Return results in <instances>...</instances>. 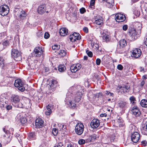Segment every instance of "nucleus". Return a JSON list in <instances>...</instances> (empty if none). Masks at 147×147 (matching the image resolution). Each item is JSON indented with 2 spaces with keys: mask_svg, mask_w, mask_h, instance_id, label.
Returning a JSON list of instances; mask_svg holds the SVG:
<instances>
[{
  "mask_svg": "<svg viewBox=\"0 0 147 147\" xmlns=\"http://www.w3.org/2000/svg\"><path fill=\"white\" fill-rule=\"evenodd\" d=\"M117 89L119 90V93L124 94L129 91L130 86L129 85H123L121 86H119L117 87Z\"/></svg>",
  "mask_w": 147,
  "mask_h": 147,
  "instance_id": "0eeeda50",
  "label": "nucleus"
},
{
  "mask_svg": "<svg viewBox=\"0 0 147 147\" xmlns=\"http://www.w3.org/2000/svg\"><path fill=\"white\" fill-rule=\"evenodd\" d=\"M58 54L61 57L64 56L66 55V52L64 50H61L58 52Z\"/></svg>",
  "mask_w": 147,
  "mask_h": 147,
  "instance_id": "72a5a7b5",
  "label": "nucleus"
},
{
  "mask_svg": "<svg viewBox=\"0 0 147 147\" xmlns=\"http://www.w3.org/2000/svg\"><path fill=\"white\" fill-rule=\"evenodd\" d=\"M138 26V30L140 32V30L141 29V24L139 23H138L136 24V26L137 27Z\"/></svg>",
  "mask_w": 147,
  "mask_h": 147,
  "instance_id": "a18cd8bd",
  "label": "nucleus"
},
{
  "mask_svg": "<svg viewBox=\"0 0 147 147\" xmlns=\"http://www.w3.org/2000/svg\"><path fill=\"white\" fill-rule=\"evenodd\" d=\"M131 111L132 114L136 117H138L140 115L139 110L137 107H134L132 108Z\"/></svg>",
  "mask_w": 147,
  "mask_h": 147,
  "instance_id": "6ab92c4d",
  "label": "nucleus"
},
{
  "mask_svg": "<svg viewBox=\"0 0 147 147\" xmlns=\"http://www.w3.org/2000/svg\"><path fill=\"white\" fill-rule=\"evenodd\" d=\"M97 137V135L95 134H94L90 136L87 140H88V142H91L92 140L96 139Z\"/></svg>",
  "mask_w": 147,
  "mask_h": 147,
  "instance_id": "a878e982",
  "label": "nucleus"
},
{
  "mask_svg": "<svg viewBox=\"0 0 147 147\" xmlns=\"http://www.w3.org/2000/svg\"><path fill=\"white\" fill-rule=\"evenodd\" d=\"M142 51L140 49L136 48L132 51V56L135 58H138L140 56Z\"/></svg>",
  "mask_w": 147,
  "mask_h": 147,
  "instance_id": "4468645a",
  "label": "nucleus"
},
{
  "mask_svg": "<svg viewBox=\"0 0 147 147\" xmlns=\"http://www.w3.org/2000/svg\"><path fill=\"white\" fill-rule=\"evenodd\" d=\"M82 95V93L81 92H78L75 94L74 100L76 102H79L81 99V97Z\"/></svg>",
  "mask_w": 147,
  "mask_h": 147,
  "instance_id": "aec40b11",
  "label": "nucleus"
},
{
  "mask_svg": "<svg viewBox=\"0 0 147 147\" xmlns=\"http://www.w3.org/2000/svg\"><path fill=\"white\" fill-rule=\"evenodd\" d=\"M81 65L80 64H74L72 65L70 67V70L72 73H75L78 71L81 67Z\"/></svg>",
  "mask_w": 147,
  "mask_h": 147,
  "instance_id": "ddd939ff",
  "label": "nucleus"
},
{
  "mask_svg": "<svg viewBox=\"0 0 147 147\" xmlns=\"http://www.w3.org/2000/svg\"><path fill=\"white\" fill-rule=\"evenodd\" d=\"M57 146L58 147H64V146L61 143H59V144L57 145Z\"/></svg>",
  "mask_w": 147,
  "mask_h": 147,
  "instance_id": "bf43d9fd",
  "label": "nucleus"
},
{
  "mask_svg": "<svg viewBox=\"0 0 147 147\" xmlns=\"http://www.w3.org/2000/svg\"><path fill=\"white\" fill-rule=\"evenodd\" d=\"M100 117H106L107 116V114H106L105 113L104 114H100Z\"/></svg>",
  "mask_w": 147,
  "mask_h": 147,
  "instance_id": "680f3d73",
  "label": "nucleus"
},
{
  "mask_svg": "<svg viewBox=\"0 0 147 147\" xmlns=\"http://www.w3.org/2000/svg\"><path fill=\"white\" fill-rule=\"evenodd\" d=\"M83 30L84 32L86 33H87L88 32V29L87 27H84L83 28Z\"/></svg>",
  "mask_w": 147,
  "mask_h": 147,
  "instance_id": "6e6d98bb",
  "label": "nucleus"
},
{
  "mask_svg": "<svg viewBox=\"0 0 147 147\" xmlns=\"http://www.w3.org/2000/svg\"><path fill=\"white\" fill-rule=\"evenodd\" d=\"M34 55L36 57H39L43 53V51L42 47H36L34 50Z\"/></svg>",
  "mask_w": 147,
  "mask_h": 147,
  "instance_id": "1a4fd4ad",
  "label": "nucleus"
},
{
  "mask_svg": "<svg viewBox=\"0 0 147 147\" xmlns=\"http://www.w3.org/2000/svg\"><path fill=\"white\" fill-rule=\"evenodd\" d=\"M73 15H74V16L75 17H76L77 16V14L76 13H74L73 14Z\"/></svg>",
  "mask_w": 147,
  "mask_h": 147,
  "instance_id": "774afa93",
  "label": "nucleus"
},
{
  "mask_svg": "<svg viewBox=\"0 0 147 147\" xmlns=\"http://www.w3.org/2000/svg\"><path fill=\"white\" fill-rule=\"evenodd\" d=\"M128 32L129 35L131 37L132 40H134L136 39L140 36V31L137 32L136 29L132 27H129L128 30Z\"/></svg>",
  "mask_w": 147,
  "mask_h": 147,
  "instance_id": "f257e3e1",
  "label": "nucleus"
},
{
  "mask_svg": "<svg viewBox=\"0 0 147 147\" xmlns=\"http://www.w3.org/2000/svg\"><path fill=\"white\" fill-rule=\"evenodd\" d=\"M52 113V111L51 109L47 110V111H46L45 113L46 115H49Z\"/></svg>",
  "mask_w": 147,
  "mask_h": 147,
  "instance_id": "c03bdc74",
  "label": "nucleus"
},
{
  "mask_svg": "<svg viewBox=\"0 0 147 147\" xmlns=\"http://www.w3.org/2000/svg\"><path fill=\"white\" fill-rule=\"evenodd\" d=\"M6 108L7 110H9L11 109L12 107L11 105H8L6 106Z\"/></svg>",
  "mask_w": 147,
  "mask_h": 147,
  "instance_id": "4d7b16f0",
  "label": "nucleus"
},
{
  "mask_svg": "<svg viewBox=\"0 0 147 147\" xmlns=\"http://www.w3.org/2000/svg\"><path fill=\"white\" fill-rule=\"evenodd\" d=\"M28 137L29 139H30V140H34L36 138L35 134L34 132H31L28 135Z\"/></svg>",
  "mask_w": 147,
  "mask_h": 147,
  "instance_id": "cd10ccee",
  "label": "nucleus"
},
{
  "mask_svg": "<svg viewBox=\"0 0 147 147\" xmlns=\"http://www.w3.org/2000/svg\"><path fill=\"white\" fill-rule=\"evenodd\" d=\"M141 106L143 107H147V100L145 99L142 100L140 102Z\"/></svg>",
  "mask_w": 147,
  "mask_h": 147,
  "instance_id": "c756f323",
  "label": "nucleus"
},
{
  "mask_svg": "<svg viewBox=\"0 0 147 147\" xmlns=\"http://www.w3.org/2000/svg\"><path fill=\"white\" fill-rule=\"evenodd\" d=\"M141 145L144 146L147 145V141L146 140H144L141 142Z\"/></svg>",
  "mask_w": 147,
  "mask_h": 147,
  "instance_id": "49530a36",
  "label": "nucleus"
},
{
  "mask_svg": "<svg viewBox=\"0 0 147 147\" xmlns=\"http://www.w3.org/2000/svg\"><path fill=\"white\" fill-rule=\"evenodd\" d=\"M3 130L5 133L6 134V135L7 136H8V134L9 133V131L6 130L5 129V128H3Z\"/></svg>",
  "mask_w": 147,
  "mask_h": 147,
  "instance_id": "603ef678",
  "label": "nucleus"
},
{
  "mask_svg": "<svg viewBox=\"0 0 147 147\" xmlns=\"http://www.w3.org/2000/svg\"><path fill=\"white\" fill-rule=\"evenodd\" d=\"M14 86L18 88L19 90L21 92L24 91L25 88L24 86V83L21 79H18L16 80L14 83Z\"/></svg>",
  "mask_w": 147,
  "mask_h": 147,
  "instance_id": "f03ea898",
  "label": "nucleus"
},
{
  "mask_svg": "<svg viewBox=\"0 0 147 147\" xmlns=\"http://www.w3.org/2000/svg\"><path fill=\"white\" fill-rule=\"evenodd\" d=\"M117 68L120 70H122L123 69V67L122 65L119 64L117 66Z\"/></svg>",
  "mask_w": 147,
  "mask_h": 147,
  "instance_id": "de8ad7c7",
  "label": "nucleus"
},
{
  "mask_svg": "<svg viewBox=\"0 0 147 147\" xmlns=\"http://www.w3.org/2000/svg\"><path fill=\"white\" fill-rule=\"evenodd\" d=\"M125 16L121 13L116 14L115 16V19L116 21L118 22H123L125 19Z\"/></svg>",
  "mask_w": 147,
  "mask_h": 147,
  "instance_id": "f8f14e48",
  "label": "nucleus"
},
{
  "mask_svg": "<svg viewBox=\"0 0 147 147\" xmlns=\"http://www.w3.org/2000/svg\"><path fill=\"white\" fill-rule=\"evenodd\" d=\"M95 3V0H91L90 4L91 6H93Z\"/></svg>",
  "mask_w": 147,
  "mask_h": 147,
  "instance_id": "13d9d810",
  "label": "nucleus"
},
{
  "mask_svg": "<svg viewBox=\"0 0 147 147\" xmlns=\"http://www.w3.org/2000/svg\"><path fill=\"white\" fill-rule=\"evenodd\" d=\"M119 43L120 47L122 48L125 47L127 45L126 40L124 39L120 40Z\"/></svg>",
  "mask_w": 147,
  "mask_h": 147,
  "instance_id": "bb28decb",
  "label": "nucleus"
},
{
  "mask_svg": "<svg viewBox=\"0 0 147 147\" xmlns=\"http://www.w3.org/2000/svg\"><path fill=\"white\" fill-rule=\"evenodd\" d=\"M85 142V140L82 139H80L78 142V144L80 145L84 144Z\"/></svg>",
  "mask_w": 147,
  "mask_h": 147,
  "instance_id": "58836bf2",
  "label": "nucleus"
},
{
  "mask_svg": "<svg viewBox=\"0 0 147 147\" xmlns=\"http://www.w3.org/2000/svg\"><path fill=\"white\" fill-rule=\"evenodd\" d=\"M60 48V46L57 45H55L52 46V49L54 50H57Z\"/></svg>",
  "mask_w": 147,
  "mask_h": 147,
  "instance_id": "c9c22d12",
  "label": "nucleus"
},
{
  "mask_svg": "<svg viewBox=\"0 0 147 147\" xmlns=\"http://www.w3.org/2000/svg\"><path fill=\"white\" fill-rule=\"evenodd\" d=\"M46 9V7L45 5H40L38 7V11L39 14H42L45 11Z\"/></svg>",
  "mask_w": 147,
  "mask_h": 147,
  "instance_id": "412c9836",
  "label": "nucleus"
},
{
  "mask_svg": "<svg viewBox=\"0 0 147 147\" xmlns=\"http://www.w3.org/2000/svg\"><path fill=\"white\" fill-rule=\"evenodd\" d=\"M144 84L145 82H144V81H142L140 83V86H141V87H143Z\"/></svg>",
  "mask_w": 147,
  "mask_h": 147,
  "instance_id": "052dcab7",
  "label": "nucleus"
},
{
  "mask_svg": "<svg viewBox=\"0 0 147 147\" xmlns=\"http://www.w3.org/2000/svg\"><path fill=\"white\" fill-rule=\"evenodd\" d=\"M58 130L56 128H53L52 130V134L54 136H56L57 134Z\"/></svg>",
  "mask_w": 147,
  "mask_h": 147,
  "instance_id": "ea45409f",
  "label": "nucleus"
},
{
  "mask_svg": "<svg viewBox=\"0 0 147 147\" xmlns=\"http://www.w3.org/2000/svg\"><path fill=\"white\" fill-rule=\"evenodd\" d=\"M65 67L64 65H60L58 66V70L61 72H63L65 69Z\"/></svg>",
  "mask_w": 147,
  "mask_h": 147,
  "instance_id": "7c9ffc66",
  "label": "nucleus"
},
{
  "mask_svg": "<svg viewBox=\"0 0 147 147\" xmlns=\"http://www.w3.org/2000/svg\"><path fill=\"white\" fill-rule=\"evenodd\" d=\"M73 97L72 96L67 95V97L65 99V101L67 105L70 106V105L71 107L73 108H74L75 107L76 104L75 102H73L72 100H70L71 99H72Z\"/></svg>",
  "mask_w": 147,
  "mask_h": 147,
  "instance_id": "9b49d317",
  "label": "nucleus"
},
{
  "mask_svg": "<svg viewBox=\"0 0 147 147\" xmlns=\"http://www.w3.org/2000/svg\"><path fill=\"white\" fill-rule=\"evenodd\" d=\"M88 57L86 56H85L84 57V60H86L88 59Z\"/></svg>",
  "mask_w": 147,
  "mask_h": 147,
  "instance_id": "338daca9",
  "label": "nucleus"
},
{
  "mask_svg": "<svg viewBox=\"0 0 147 147\" xmlns=\"http://www.w3.org/2000/svg\"><path fill=\"white\" fill-rule=\"evenodd\" d=\"M68 32L67 29L64 28H61L59 31L60 34L62 36H64L67 35Z\"/></svg>",
  "mask_w": 147,
  "mask_h": 147,
  "instance_id": "5701e85b",
  "label": "nucleus"
},
{
  "mask_svg": "<svg viewBox=\"0 0 147 147\" xmlns=\"http://www.w3.org/2000/svg\"><path fill=\"white\" fill-rule=\"evenodd\" d=\"M45 72H48L49 70V69L47 67H45Z\"/></svg>",
  "mask_w": 147,
  "mask_h": 147,
  "instance_id": "0e129e2a",
  "label": "nucleus"
},
{
  "mask_svg": "<svg viewBox=\"0 0 147 147\" xmlns=\"http://www.w3.org/2000/svg\"><path fill=\"white\" fill-rule=\"evenodd\" d=\"M80 13L82 14L84 13L86 11L84 7L80 9Z\"/></svg>",
  "mask_w": 147,
  "mask_h": 147,
  "instance_id": "09e8293b",
  "label": "nucleus"
},
{
  "mask_svg": "<svg viewBox=\"0 0 147 147\" xmlns=\"http://www.w3.org/2000/svg\"><path fill=\"white\" fill-rule=\"evenodd\" d=\"M1 44L3 45L5 48L9 45V41L7 40H5L2 42Z\"/></svg>",
  "mask_w": 147,
  "mask_h": 147,
  "instance_id": "f704fd0d",
  "label": "nucleus"
},
{
  "mask_svg": "<svg viewBox=\"0 0 147 147\" xmlns=\"http://www.w3.org/2000/svg\"><path fill=\"white\" fill-rule=\"evenodd\" d=\"M9 11V7L6 5H2L0 7V14L2 16L7 15L8 14Z\"/></svg>",
  "mask_w": 147,
  "mask_h": 147,
  "instance_id": "423d86ee",
  "label": "nucleus"
},
{
  "mask_svg": "<svg viewBox=\"0 0 147 147\" xmlns=\"http://www.w3.org/2000/svg\"><path fill=\"white\" fill-rule=\"evenodd\" d=\"M128 28V26L127 25H125L123 26V29L124 31L126 30Z\"/></svg>",
  "mask_w": 147,
  "mask_h": 147,
  "instance_id": "864d4df0",
  "label": "nucleus"
},
{
  "mask_svg": "<svg viewBox=\"0 0 147 147\" xmlns=\"http://www.w3.org/2000/svg\"><path fill=\"white\" fill-rule=\"evenodd\" d=\"M50 36V34L48 32H45L44 34V38L45 39L48 38Z\"/></svg>",
  "mask_w": 147,
  "mask_h": 147,
  "instance_id": "8fccbe9b",
  "label": "nucleus"
},
{
  "mask_svg": "<svg viewBox=\"0 0 147 147\" xmlns=\"http://www.w3.org/2000/svg\"><path fill=\"white\" fill-rule=\"evenodd\" d=\"M100 122L97 119H94L91 121L90 123L91 127L93 128H96L99 125Z\"/></svg>",
  "mask_w": 147,
  "mask_h": 147,
  "instance_id": "2eb2a0df",
  "label": "nucleus"
},
{
  "mask_svg": "<svg viewBox=\"0 0 147 147\" xmlns=\"http://www.w3.org/2000/svg\"><path fill=\"white\" fill-rule=\"evenodd\" d=\"M86 53L88 55L89 57H92V56H93V54H92V52L90 51H89L87 50L86 51Z\"/></svg>",
  "mask_w": 147,
  "mask_h": 147,
  "instance_id": "79ce46f5",
  "label": "nucleus"
},
{
  "mask_svg": "<svg viewBox=\"0 0 147 147\" xmlns=\"http://www.w3.org/2000/svg\"><path fill=\"white\" fill-rule=\"evenodd\" d=\"M95 23L98 25L102 26L103 23V18L100 16H98L96 18Z\"/></svg>",
  "mask_w": 147,
  "mask_h": 147,
  "instance_id": "a211bd4d",
  "label": "nucleus"
},
{
  "mask_svg": "<svg viewBox=\"0 0 147 147\" xmlns=\"http://www.w3.org/2000/svg\"><path fill=\"white\" fill-rule=\"evenodd\" d=\"M44 122L40 118H38L35 121V126L36 128H40L42 127L44 125Z\"/></svg>",
  "mask_w": 147,
  "mask_h": 147,
  "instance_id": "dca6fc26",
  "label": "nucleus"
},
{
  "mask_svg": "<svg viewBox=\"0 0 147 147\" xmlns=\"http://www.w3.org/2000/svg\"><path fill=\"white\" fill-rule=\"evenodd\" d=\"M131 139L132 141L135 143L137 142L140 138V134L137 132H135L131 135Z\"/></svg>",
  "mask_w": 147,
  "mask_h": 147,
  "instance_id": "6e6552de",
  "label": "nucleus"
},
{
  "mask_svg": "<svg viewBox=\"0 0 147 147\" xmlns=\"http://www.w3.org/2000/svg\"><path fill=\"white\" fill-rule=\"evenodd\" d=\"M129 100L132 103V104H134V103L135 101H136V99L133 96H132L130 97Z\"/></svg>",
  "mask_w": 147,
  "mask_h": 147,
  "instance_id": "a19ab883",
  "label": "nucleus"
},
{
  "mask_svg": "<svg viewBox=\"0 0 147 147\" xmlns=\"http://www.w3.org/2000/svg\"><path fill=\"white\" fill-rule=\"evenodd\" d=\"M105 94L106 95L110 96H113L114 95V94L111 92L108 91H106L105 92Z\"/></svg>",
  "mask_w": 147,
  "mask_h": 147,
  "instance_id": "4c0bfd02",
  "label": "nucleus"
},
{
  "mask_svg": "<svg viewBox=\"0 0 147 147\" xmlns=\"http://www.w3.org/2000/svg\"><path fill=\"white\" fill-rule=\"evenodd\" d=\"M145 44L147 46V37L146 38V40L144 42Z\"/></svg>",
  "mask_w": 147,
  "mask_h": 147,
  "instance_id": "69168bd1",
  "label": "nucleus"
},
{
  "mask_svg": "<svg viewBox=\"0 0 147 147\" xmlns=\"http://www.w3.org/2000/svg\"><path fill=\"white\" fill-rule=\"evenodd\" d=\"M14 11L18 13L19 18L20 19V20H23L26 18V14L24 11L22 9L15 8Z\"/></svg>",
  "mask_w": 147,
  "mask_h": 147,
  "instance_id": "7ed1b4c3",
  "label": "nucleus"
},
{
  "mask_svg": "<svg viewBox=\"0 0 147 147\" xmlns=\"http://www.w3.org/2000/svg\"><path fill=\"white\" fill-rule=\"evenodd\" d=\"M113 0H107V5L110 7L113 6L114 5Z\"/></svg>",
  "mask_w": 147,
  "mask_h": 147,
  "instance_id": "473e14b6",
  "label": "nucleus"
},
{
  "mask_svg": "<svg viewBox=\"0 0 147 147\" xmlns=\"http://www.w3.org/2000/svg\"><path fill=\"white\" fill-rule=\"evenodd\" d=\"M102 37L103 40H105L106 42H108L110 39V36L109 35L106 34L105 33H103L102 34Z\"/></svg>",
  "mask_w": 147,
  "mask_h": 147,
  "instance_id": "393cba45",
  "label": "nucleus"
},
{
  "mask_svg": "<svg viewBox=\"0 0 147 147\" xmlns=\"http://www.w3.org/2000/svg\"><path fill=\"white\" fill-rule=\"evenodd\" d=\"M11 101L15 103L18 102L20 101L19 96L17 95H13L11 98Z\"/></svg>",
  "mask_w": 147,
  "mask_h": 147,
  "instance_id": "4be33fe9",
  "label": "nucleus"
},
{
  "mask_svg": "<svg viewBox=\"0 0 147 147\" xmlns=\"http://www.w3.org/2000/svg\"><path fill=\"white\" fill-rule=\"evenodd\" d=\"M57 82L55 80H53L51 82V84L50 86L51 87L55 88L57 85Z\"/></svg>",
  "mask_w": 147,
  "mask_h": 147,
  "instance_id": "2f4dec72",
  "label": "nucleus"
},
{
  "mask_svg": "<svg viewBox=\"0 0 147 147\" xmlns=\"http://www.w3.org/2000/svg\"><path fill=\"white\" fill-rule=\"evenodd\" d=\"M51 107V106L49 105H48L47 107V110L51 109H50Z\"/></svg>",
  "mask_w": 147,
  "mask_h": 147,
  "instance_id": "e2e57ef3",
  "label": "nucleus"
},
{
  "mask_svg": "<svg viewBox=\"0 0 147 147\" xmlns=\"http://www.w3.org/2000/svg\"><path fill=\"white\" fill-rule=\"evenodd\" d=\"M69 38L71 41L74 42L76 40H80L81 39V36L79 33L74 32L70 35Z\"/></svg>",
  "mask_w": 147,
  "mask_h": 147,
  "instance_id": "9d476101",
  "label": "nucleus"
},
{
  "mask_svg": "<svg viewBox=\"0 0 147 147\" xmlns=\"http://www.w3.org/2000/svg\"><path fill=\"white\" fill-rule=\"evenodd\" d=\"M96 64L97 65H99L101 63V60L100 59L98 58L96 60Z\"/></svg>",
  "mask_w": 147,
  "mask_h": 147,
  "instance_id": "3c124183",
  "label": "nucleus"
},
{
  "mask_svg": "<svg viewBox=\"0 0 147 147\" xmlns=\"http://www.w3.org/2000/svg\"><path fill=\"white\" fill-rule=\"evenodd\" d=\"M126 104L127 103L125 102L121 101L119 102L118 105L120 108H123L125 107Z\"/></svg>",
  "mask_w": 147,
  "mask_h": 147,
  "instance_id": "c85d7f7f",
  "label": "nucleus"
},
{
  "mask_svg": "<svg viewBox=\"0 0 147 147\" xmlns=\"http://www.w3.org/2000/svg\"><path fill=\"white\" fill-rule=\"evenodd\" d=\"M4 65V60L2 57H0V67L3 68Z\"/></svg>",
  "mask_w": 147,
  "mask_h": 147,
  "instance_id": "e433bc0d",
  "label": "nucleus"
},
{
  "mask_svg": "<svg viewBox=\"0 0 147 147\" xmlns=\"http://www.w3.org/2000/svg\"><path fill=\"white\" fill-rule=\"evenodd\" d=\"M115 136L114 134L112 135L110 137V138L111 142H114L115 140Z\"/></svg>",
  "mask_w": 147,
  "mask_h": 147,
  "instance_id": "37998d69",
  "label": "nucleus"
},
{
  "mask_svg": "<svg viewBox=\"0 0 147 147\" xmlns=\"http://www.w3.org/2000/svg\"><path fill=\"white\" fill-rule=\"evenodd\" d=\"M84 129L83 124L81 123H78L76 125L75 131L78 135H80L83 133Z\"/></svg>",
  "mask_w": 147,
  "mask_h": 147,
  "instance_id": "20e7f679",
  "label": "nucleus"
},
{
  "mask_svg": "<svg viewBox=\"0 0 147 147\" xmlns=\"http://www.w3.org/2000/svg\"><path fill=\"white\" fill-rule=\"evenodd\" d=\"M5 48V47L1 43H0V51H1L4 49Z\"/></svg>",
  "mask_w": 147,
  "mask_h": 147,
  "instance_id": "5fc2aeb1",
  "label": "nucleus"
},
{
  "mask_svg": "<svg viewBox=\"0 0 147 147\" xmlns=\"http://www.w3.org/2000/svg\"><path fill=\"white\" fill-rule=\"evenodd\" d=\"M19 120L22 124H24L27 121V119L24 116L22 115H19V118L18 117Z\"/></svg>",
  "mask_w": 147,
  "mask_h": 147,
  "instance_id": "b1692460",
  "label": "nucleus"
},
{
  "mask_svg": "<svg viewBox=\"0 0 147 147\" xmlns=\"http://www.w3.org/2000/svg\"><path fill=\"white\" fill-rule=\"evenodd\" d=\"M11 55L12 57L16 61H18L21 59L20 53L17 50L12 49Z\"/></svg>",
  "mask_w": 147,
  "mask_h": 147,
  "instance_id": "39448f33",
  "label": "nucleus"
},
{
  "mask_svg": "<svg viewBox=\"0 0 147 147\" xmlns=\"http://www.w3.org/2000/svg\"><path fill=\"white\" fill-rule=\"evenodd\" d=\"M145 120V123L142 125L141 130L142 134L144 135H147V118Z\"/></svg>",
  "mask_w": 147,
  "mask_h": 147,
  "instance_id": "f3484780",
  "label": "nucleus"
}]
</instances>
